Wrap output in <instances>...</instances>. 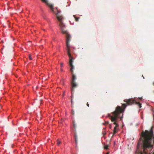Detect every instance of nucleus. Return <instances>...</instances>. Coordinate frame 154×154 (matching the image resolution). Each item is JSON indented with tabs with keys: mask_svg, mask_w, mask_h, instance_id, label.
<instances>
[{
	"mask_svg": "<svg viewBox=\"0 0 154 154\" xmlns=\"http://www.w3.org/2000/svg\"><path fill=\"white\" fill-rule=\"evenodd\" d=\"M124 101L126 102V104H122L123 108L121 106H118L116 107L115 111L112 113L113 116H111L110 114H108V116L110 117L111 120L113 122V124L116 125L114 128L113 135H114L117 132V130L119 127V125L117 122H118V118H120V120H122L123 114V113L125 111V109L127 105H132L135 103L138 105L140 108L141 107V104L139 102H137L133 98L125 99Z\"/></svg>",
	"mask_w": 154,
	"mask_h": 154,
	"instance_id": "1",
	"label": "nucleus"
},
{
	"mask_svg": "<svg viewBox=\"0 0 154 154\" xmlns=\"http://www.w3.org/2000/svg\"><path fill=\"white\" fill-rule=\"evenodd\" d=\"M57 17L59 22V25L62 33L66 34V45L67 54L69 57V64L70 66L71 67L70 71L72 73L73 72V69H74V67L72 64L73 59L70 53V46L69 44V42L70 41L71 35L69 34L67 30H65V29L66 28V26L63 22V17L61 16H59L58 15H57Z\"/></svg>",
	"mask_w": 154,
	"mask_h": 154,
	"instance_id": "2",
	"label": "nucleus"
},
{
	"mask_svg": "<svg viewBox=\"0 0 154 154\" xmlns=\"http://www.w3.org/2000/svg\"><path fill=\"white\" fill-rule=\"evenodd\" d=\"M141 136L142 137L140 138L137 144V147H139L140 143L142 140L143 144L142 146L143 151L144 153H146V149H152L154 143V137L152 129L151 128L149 131L147 130L145 132L143 131Z\"/></svg>",
	"mask_w": 154,
	"mask_h": 154,
	"instance_id": "3",
	"label": "nucleus"
},
{
	"mask_svg": "<svg viewBox=\"0 0 154 154\" xmlns=\"http://www.w3.org/2000/svg\"><path fill=\"white\" fill-rule=\"evenodd\" d=\"M76 79V78L75 75L72 74V81L71 83V88L72 92L74 91V88L77 86V84L75 82Z\"/></svg>",
	"mask_w": 154,
	"mask_h": 154,
	"instance_id": "4",
	"label": "nucleus"
},
{
	"mask_svg": "<svg viewBox=\"0 0 154 154\" xmlns=\"http://www.w3.org/2000/svg\"><path fill=\"white\" fill-rule=\"evenodd\" d=\"M75 141L76 144L77 145L78 141V137L75 134Z\"/></svg>",
	"mask_w": 154,
	"mask_h": 154,
	"instance_id": "5",
	"label": "nucleus"
},
{
	"mask_svg": "<svg viewBox=\"0 0 154 154\" xmlns=\"http://www.w3.org/2000/svg\"><path fill=\"white\" fill-rule=\"evenodd\" d=\"M49 7H50V8L51 9V10H52V11H53L54 10L53 9V5H49Z\"/></svg>",
	"mask_w": 154,
	"mask_h": 154,
	"instance_id": "6",
	"label": "nucleus"
},
{
	"mask_svg": "<svg viewBox=\"0 0 154 154\" xmlns=\"http://www.w3.org/2000/svg\"><path fill=\"white\" fill-rule=\"evenodd\" d=\"M74 18H75V20L76 21H79V17H76L75 15H74Z\"/></svg>",
	"mask_w": 154,
	"mask_h": 154,
	"instance_id": "7",
	"label": "nucleus"
},
{
	"mask_svg": "<svg viewBox=\"0 0 154 154\" xmlns=\"http://www.w3.org/2000/svg\"><path fill=\"white\" fill-rule=\"evenodd\" d=\"M57 145H59L61 143V141L59 140L58 139L57 140Z\"/></svg>",
	"mask_w": 154,
	"mask_h": 154,
	"instance_id": "8",
	"label": "nucleus"
},
{
	"mask_svg": "<svg viewBox=\"0 0 154 154\" xmlns=\"http://www.w3.org/2000/svg\"><path fill=\"white\" fill-rule=\"evenodd\" d=\"M42 1L45 2V3L46 4H48V1H47V0H42Z\"/></svg>",
	"mask_w": 154,
	"mask_h": 154,
	"instance_id": "9",
	"label": "nucleus"
},
{
	"mask_svg": "<svg viewBox=\"0 0 154 154\" xmlns=\"http://www.w3.org/2000/svg\"><path fill=\"white\" fill-rule=\"evenodd\" d=\"M108 147H109V146L108 145H105L104 146V149H108Z\"/></svg>",
	"mask_w": 154,
	"mask_h": 154,
	"instance_id": "10",
	"label": "nucleus"
},
{
	"mask_svg": "<svg viewBox=\"0 0 154 154\" xmlns=\"http://www.w3.org/2000/svg\"><path fill=\"white\" fill-rule=\"evenodd\" d=\"M106 132H105V131H104L103 132V133H102V134H103V136L105 135H106Z\"/></svg>",
	"mask_w": 154,
	"mask_h": 154,
	"instance_id": "11",
	"label": "nucleus"
},
{
	"mask_svg": "<svg viewBox=\"0 0 154 154\" xmlns=\"http://www.w3.org/2000/svg\"><path fill=\"white\" fill-rule=\"evenodd\" d=\"M63 62H61L60 63V66L62 67L63 66Z\"/></svg>",
	"mask_w": 154,
	"mask_h": 154,
	"instance_id": "12",
	"label": "nucleus"
},
{
	"mask_svg": "<svg viewBox=\"0 0 154 154\" xmlns=\"http://www.w3.org/2000/svg\"><path fill=\"white\" fill-rule=\"evenodd\" d=\"M29 59L30 60H32V58L31 57V56L30 55H29Z\"/></svg>",
	"mask_w": 154,
	"mask_h": 154,
	"instance_id": "13",
	"label": "nucleus"
},
{
	"mask_svg": "<svg viewBox=\"0 0 154 154\" xmlns=\"http://www.w3.org/2000/svg\"><path fill=\"white\" fill-rule=\"evenodd\" d=\"M109 128H112V125H111L110 124L109 125Z\"/></svg>",
	"mask_w": 154,
	"mask_h": 154,
	"instance_id": "14",
	"label": "nucleus"
},
{
	"mask_svg": "<svg viewBox=\"0 0 154 154\" xmlns=\"http://www.w3.org/2000/svg\"><path fill=\"white\" fill-rule=\"evenodd\" d=\"M89 104L88 103H87V106L88 107H89Z\"/></svg>",
	"mask_w": 154,
	"mask_h": 154,
	"instance_id": "15",
	"label": "nucleus"
},
{
	"mask_svg": "<svg viewBox=\"0 0 154 154\" xmlns=\"http://www.w3.org/2000/svg\"><path fill=\"white\" fill-rule=\"evenodd\" d=\"M107 124H109V122L108 121H107L105 122Z\"/></svg>",
	"mask_w": 154,
	"mask_h": 154,
	"instance_id": "16",
	"label": "nucleus"
},
{
	"mask_svg": "<svg viewBox=\"0 0 154 154\" xmlns=\"http://www.w3.org/2000/svg\"><path fill=\"white\" fill-rule=\"evenodd\" d=\"M71 103H72L73 102V101H72V98L71 99Z\"/></svg>",
	"mask_w": 154,
	"mask_h": 154,
	"instance_id": "17",
	"label": "nucleus"
},
{
	"mask_svg": "<svg viewBox=\"0 0 154 154\" xmlns=\"http://www.w3.org/2000/svg\"><path fill=\"white\" fill-rule=\"evenodd\" d=\"M61 71H63V69H61Z\"/></svg>",
	"mask_w": 154,
	"mask_h": 154,
	"instance_id": "18",
	"label": "nucleus"
},
{
	"mask_svg": "<svg viewBox=\"0 0 154 154\" xmlns=\"http://www.w3.org/2000/svg\"><path fill=\"white\" fill-rule=\"evenodd\" d=\"M106 154H109V153H107Z\"/></svg>",
	"mask_w": 154,
	"mask_h": 154,
	"instance_id": "19",
	"label": "nucleus"
},
{
	"mask_svg": "<svg viewBox=\"0 0 154 154\" xmlns=\"http://www.w3.org/2000/svg\"><path fill=\"white\" fill-rule=\"evenodd\" d=\"M153 85H154V83H153Z\"/></svg>",
	"mask_w": 154,
	"mask_h": 154,
	"instance_id": "20",
	"label": "nucleus"
},
{
	"mask_svg": "<svg viewBox=\"0 0 154 154\" xmlns=\"http://www.w3.org/2000/svg\"><path fill=\"white\" fill-rule=\"evenodd\" d=\"M140 154H142V153H141Z\"/></svg>",
	"mask_w": 154,
	"mask_h": 154,
	"instance_id": "21",
	"label": "nucleus"
}]
</instances>
